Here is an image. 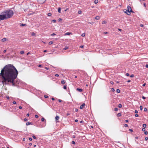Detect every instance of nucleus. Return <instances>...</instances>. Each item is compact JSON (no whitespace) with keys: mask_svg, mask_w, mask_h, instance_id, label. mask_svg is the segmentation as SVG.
<instances>
[{"mask_svg":"<svg viewBox=\"0 0 148 148\" xmlns=\"http://www.w3.org/2000/svg\"><path fill=\"white\" fill-rule=\"evenodd\" d=\"M145 128H143L142 129V130L143 131H145Z\"/></svg>","mask_w":148,"mask_h":148,"instance_id":"obj_37","label":"nucleus"},{"mask_svg":"<svg viewBox=\"0 0 148 148\" xmlns=\"http://www.w3.org/2000/svg\"><path fill=\"white\" fill-rule=\"evenodd\" d=\"M115 111H117L118 110V108H115L114 109Z\"/></svg>","mask_w":148,"mask_h":148,"instance_id":"obj_31","label":"nucleus"},{"mask_svg":"<svg viewBox=\"0 0 148 148\" xmlns=\"http://www.w3.org/2000/svg\"><path fill=\"white\" fill-rule=\"evenodd\" d=\"M53 43V42L52 41H50L49 42V45H51Z\"/></svg>","mask_w":148,"mask_h":148,"instance_id":"obj_29","label":"nucleus"},{"mask_svg":"<svg viewBox=\"0 0 148 148\" xmlns=\"http://www.w3.org/2000/svg\"><path fill=\"white\" fill-rule=\"evenodd\" d=\"M140 110H142L143 109V108L142 106H140Z\"/></svg>","mask_w":148,"mask_h":148,"instance_id":"obj_22","label":"nucleus"},{"mask_svg":"<svg viewBox=\"0 0 148 148\" xmlns=\"http://www.w3.org/2000/svg\"><path fill=\"white\" fill-rule=\"evenodd\" d=\"M1 14H0V21L6 19V17L4 16L3 12Z\"/></svg>","mask_w":148,"mask_h":148,"instance_id":"obj_4","label":"nucleus"},{"mask_svg":"<svg viewBox=\"0 0 148 148\" xmlns=\"http://www.w3.org/2000/svg\"><path fill=\"white\" fill-rule=\"evenodd\" d=\"M25 25V24H21V26H24Z\"/></svg>","mask_w":148,"mask_h":148,"instance_id":"obj_45","label":"nucleus"},{"mask_svg":"<svg viewBox=\"0 0 148 148\" xmlns=\"http://www.w3.org/2000/svg\"><path fill=\"white\" fill-rule=\"evenodd\" d=\"M62 20V19L60 18H59V19H58V21H61Z\"/></svg>","mask_w":148,"mask_h":148,"instance_id":"obj_39","label":"nucleus"},{"mask_svg":"<svg viewBox=\"0 0 148 148\" xmlns=\"http://www.w3.org/2000/svg\"><path fill=\"white\" fill-rule=\"evenodd\" d=\"M80 47L81 48H83L84 47V46L82 45H81L80 46Z\"/></svg>","mask_w":148,"mask_h":148,"instance_id":"obj_61","label":"nucleus"},{"mask_svg":"<svg viewBox=\"0 0 148 148\" xmlns=\"http://www.w3.org/2000/svg\"><path fill=\"white\" fill-rule=\"evenodd\" d=\"M44 97H45V98H48V96H47V95H45L44 96Z\"/></svg>","mask_w":148,"mask_h":148,"instance_id":"obj_49","label":"nucleus"},{"mask_svg":"<svg viewBox=\"0 0 148 148\" xmlns=\"http://www.w3.org/2000/svg\"><path fill=\"white\" fill-rule=\"evenodd\" d=\"M71 34V33L68 32H67L66 33H65V35H69L70 34Z\"/></svg>","mask_w":148,"mask_h":148,"instance_id":"obj_13","label":"nucleus"},{"mask_svg":"<svg viewBox=\"0 0 148 148\" xmlns=\"http://www.w3.org/2000/svg\"><path fill=\"white\" fill-rule=\"evenodd\" d=\"M145 67H146V68H148V64H146V66H145Z\"/></svg>","mask_w":148,"mask_h":148,"instance_id":"obj_59","label":"nucleus"},{"mask_svg":"<svg viewBox=\"0 0 148 148\" xmlns=\"http://www.w3.org/2000/svg\"><path fill=\"white\" fill-rule=\"evenodd\" d=\"M32 137L34 139L36 138V137H35V136H33Z\"/></svg>","mask_w":148,"mask_h":148,"instance_id":"obj_50","label":"nucleus"},{"mask_svg":"<svg viewBox=\"0 0 148 148\" xmlns=\"http://www.w3.org/2000/svg\"><path fill=\"white\" fill-rule=\"evenodd\" d=\"M144 134H145L147 135L148 134V132L147 131H145L144 132Z\"/></svg>","mask_w":148,"mask_h":148,"instance_id":"obj_34","label":"nucleus"},{"mask_svg":"<svg viewBox=\"0 0 148 148\" xmlns=\"http://www.w3.org/2000/svg\"><path fill=\"white\" fill-rule=\"evenodd\" d=\"M110 83L112 84H114V82H112V81L110 82Z\"/></svg>","mask_w":148,"mask_h":148,"instance_id":"obj_43","label":"nucleus"},{"mask_svg":"<svg viewBox=\"0 0 148 148\" xmlns=\"http://www.w3.org/2000/svg\"><path fill=\"white\" fill-rule=\"evenodd\" d=\"M138 136H136L135 137V139H138Z\"/></svg>","mask_w":148,"mask_h":148,"instance_id":"obj_64","label":"nucleus"},{"mask_svg":"<svg viewBox=\"0 0 148 148\" xmlns=\"http://www.w3.org/2000/svg\"><path fill=\"white\" fill-rule=\"evenodd\" d=\"M111 90L112 92H114V91H115V90L114 89V88H111Z\"/></svg>","mask_w":148,"mask_h":148,"instance_id":"obj_38","label":"nucleus"},{"mask_svg":"<svg viewBox=\"0 0 148 148\" xmlns=\"http://www.w3.org/2000/svg\"><path fill=\"white\" fill-rule=\"evenodd\" d=\"M4 16L6 17V19L12 17L14 14L13 11L11 10H8L4 11Z\"/></svg>","mask_w":148,"mask_h":148,"instance_id":"obj_2","label":"nucleus"},{"mask_svg":"<svg viewBox=\"0 0 148 148\" xmlns=\"http://www.w3.org/2000/svg\"><path fill=\"white\" fill-rule=\"evenodd\" d=\"M134 75H133V74L131 75L130 76V77H134Z\"/></svg>","mask_w":148,"mask_h":148,"instance_id":"obj_42","label":"nucleus"},{"mask_svg":"<svg viewBox=\"0 0 148 148\" xmlns=\"http://www.w3.org/2000/svg\"><path fill=\"white\" fill-rule=\"evenodd\" d=\"M20 53L21 54H23L24 53V51H21L20 52Z\"/></svg>","mask_w":148,"mask_h":148,"instance_id":"obj_20","label":"nucleus"},{"mask_svg":"<svg viewBox=\"0 0 148 148\" xmlns=\"http://www.w3.org/2000/svg\"><path fill=\"white\" fill-rule=\"evenodd\" d=\"M135 116L136 117H137L138 116V115L137 114H136L135 115Z\"/></svg>","mask_w":148,"mask_h":148,"instance_id":"obj_40","label":"nucleus"},{"mask_svg":"<svg viewBox=\"0 0 148 148\" xmlns=\"http://www.w3.org/2000/svg\"><path fill=\"white\" fill-rule=\"evenodd\" d=\"M106 23H107V22L105 21H102L103 24H106Z\"/></svg>","mask_w":148,"mask_h":148,"instance_id":"obj_19","label":"nucleus"},{"mask_svg":"<svg viewBox=\"0 0 148 148\" xmlns=\"http://www.w3.org/2000/svg\"><path fill=\"white\" fill-rule=\"evenodd\" d=\"M98 0H95L94 1V3L95 4H97L98 3Z\"/></svg>","mask_w":148,"mask_h":148,"instance_id":"obj_14","label":"nucleus"},{"mask_svg":"<svg viewBox=\"0 0 148 148\" xmlns=\"http://www.w3.org/2000/svg\"><path fill=\"white\" fill-rule=\"evenodd\" d=\"M26 125H32V123L31 122H27L26 123Z\"/></svg>","mask_w":148,"mask_h":148,"instance_id":"obj_9","label":"nucleus"},{"mask_svg":"<svg viewBox=\"0 0 148 148\" xmlns=\"http://www.w3.org/2000/svg\"><path fill=\"white\" fill-rule=\"evenodd\" d=\"M140 26L141 27H143L144 26V25L143 24H140Z\"/></svg>","mask_w":148,"mask_h":148,"instance_id":"obj_53","label":"nucleus"},{"mask_svg":"<svg viewBox=\"0 0 148 148\" xmlns=\"http://www.w3.org/2000/svg\"><path fill=\"white\" fill-rule=\"evenodd\" d=\"M146 84L145 83V84H143V86H145V85H146Z\"/></svg>","mask_w":148,"mask_h":148,"instance_id":"obj_60","label":"nucleus"},{"mask_svg":"<svg viewBox=\"0 0 148 148\" xmlns=\"http://www.w3.org/2000/svg\"><path fill=\"white\" fill-rule=\"evenodd\" d=\"M82 11L81 10H79L78 11V13L79 14H80L82 13Z\"/></svg>","mask_w":148,"mask_h":148,"instance_id":"obj_24","label":"nucleus"},{"mask_svg":"<svg viewBox=\"0 0 148 148\" xmlns=\"http://www.w3.org/2000/svg\"><path fill=\"white\" fill-rule=\"evenodd\" d=\"M78 111V109H75V111L76 112H77Z\"/></svg>","mask_w":148,"mask_h":148,"instance_id":"obj_62","label":"nucleus"},{"mask_svg":"<svg viewBox=\"0 0 148 148\" xmlns=\"http://www.w3.org/2000/svg\"><path fill=\"white\" fill-rule=\"evenodd\" d=\"M100 18V17L98 16H96L95 18V19L96 20H99Z\"/></svg>","mask_w":148,"mask_h":148,"instance_id":"obj_10","label":"nucleus"},{"mask_svg":"<svg viewBox=\"0 0 148 148\" xmlns=\"http://www.w3.org/2000/svg\"><path fill=\"white\" fill-rule=\"evenodd\" d=\"M147 111V109L146 108H144V111L145 112H146Z\"/></svg>","mask_w":148,"mask_h":148,"instance_id":"obj_32","label":"nucleus"},{"mask_svg":"<svg viewBox=\"0 0 148 148\" xmlns=\"http://www.w3.org/2000/svg\"><path fill=\"white\" fill-rule=\"evenodd\" d=\"M29 139L30 141H31L32 140V139L31 138H29Z\"/></svg>","mask_w":148,"mask_h":148,"instance_id":"obj_51","label":"nucleus"},{"mask_svg":"<svg viewBox=\"0 0 148 148\" xmlns=\"http://www.w3.org/2000/svg\"><path fill=\"white\" fill-rule=\"evenodd\" d=\"M76 90L78 91L79 92H81L82 91V89H79L78 88H77L76 89Z\"/></svg>","mask_w":148,"mask_h":148,"instance_id":"obj_8","label":"nucleus"},{"mask_svg":"<svg viewBox=\"0 0 148 148\" xmlns=\"http://www.w3.org/2000/svg\"><path fill=\"white\" fill-rule=\"evenodd\" d=\"M59 119V117L58 116H56V117L55 118V119L56 121V122H58V120Z\"/></svg>","mask_w":148,"mask_h":148,"instance_id":"obj_5","label":"nucleus"},{"mask_svg":"<svg viewBox=\"0 0 148 148\" xmlns=\"http://www.w3.org/2000/svg\"><path fill=\"white\" fill-rule=\"evenodd\" d=\"M116 92L118 93H119L120 92V90L119 89H117V90H116Z\"/></svg>","mask_w":148,"mask_h":148,"instance_id":"obj_17","label":"nucleus"},{"mask_svg":"<svg viewBox=\"0 0 148 148\" xmlns=\"http://www.w3.org/2000/svg\"><path fill=\"white\" fill-rule=\"evenodd\" d=\"M48 15L49 16H51V13H49L48 14Z\"/></svg>","mask_w":148,"mask_h":148,"instance_id":"obj_28","label":"nucleus"},{"mask_svg":"<svg viewBox=\"0 0 148 148\" xmlns=\"http://www.w3.org/2000/svg\"><path fill=\"white\" fill-rule=\"evenodd\" d=\"M45 119L44 118H42L41 119V121L42 122L44 121L45 120Z\"/></svg>","mask_w":148,"mask_h":148,"instance_id":"obj_25","label":"nucleus"},{"mask_svg":"<svg viewBox=\"0 0 148 148\" xmlns=\"http://www.w3.org/2000/svg\"><path fill=\"white\" fill-rule=\"evenodd\" d=\"M135 112L136 113H138V111H137V110H135Z\"/></svg>","mask_w":148,"mask_h":148,"instance_id":"obj_56","label":"nucleus"},{"mask_svg":"<svg viewBox=\"0 0 148 148\" xmlns=\"http://www.w3.org/2000/svg\"><path fill=\"white\" fill-rule=\"evenodd\" d=\"M145 140L147 141L148 139V138L147 137H146L145 138Z\"/></svg>","mask_w":148,"mask_h":148,"instance_id":"obj_41","label":"nucleus"},{"mask_svg":"<svg viewBox=\"0 0 148 148\" xmlns=\"http://www.w3.org/2000/svg\"><path fill=\"white\" fill-rule=\"evenodd\" d=\"M18 73L17 70L14 66L12 64H8L1 70L0 77L3 84H8L10 83L14 86V81L17 77Z\"/></svg>","mask_w":148,"mask_h":148,"instance_id":"obj_1","label":"nucleus"},{"mask_svg":"<svg viewBox=\"0 0 148 148\" xmlns=\"http://www.w3.org/2000/svg\"><path fill=\"white\" fill-rule=\"evenodd\" d=\"M142 97V98L143 99H145L146 98L143 96Z\"/></svg>","mask_w":148,"mask_h":148,"instance_id":"obj_55","label":"nucleus"},{"mask_svg":"<svg viewBox=\"0 0 148 148\" xmlns=\"http://www.w3.org/2000/svg\"><path fill=\"white\" fill-rule=\"evenodd\" d=\"M124 126L125 127H127L128 126V125L127 124H125L124 125Z\"/></svg>","mask_w":148,"mask_h":148,"instance_id":"obj_36","label":"nucleus"},{"mask_svg":"<svg viewBox=\"0 0 148 148\" xmlns=\"http://www.w3.org/2000/svg\"><path fill=\"white\" fill-rule=\"evenodd\" d=\"M126 75L127 76H129L130 75V74L128 73H127L126 74Z\"/></svg>","mask_w":148,"mask_h":148,"instance_id":"obj_48","label":"nucleus"},{"mask_svg":"<svg viewBox=\"0 0 148 148\" xmlns=\"http://www.w3.org/2000/svg\"><path fill=\"white\" fill-rule=\"evenodd\" d=\"M24 120L25 121H27V119L26 118L24 119Z\"/></svg>","mask_w":148,"mask_h":148,"instance_id":"obj_52","label":"nucleus"},{"mask_svg":"<svg viewBox=\"0 0 148 148\" xmlns=\"http://www.w3.org/2000/svg\"><path fill=\"white\" fill-rule=\"evenodd\" d=\"M7 39L6 38H3L1 40L2 42H5L6 41V40Z\"/></svg>","mask_w":148,"mask_h":148,"instance_id":"obj_11","label":"nucleus"},{"mask_svg":"<svg viewBox=\"0 0 148 148\" xmlns=\"http://www.w3.org/2000/svg\"><path fill=\"white\" fill-rule=\"evenodd\" d=\"M52 22H53V23H56V20H53L52 21Z\"/></svg>","mask_w":148,"mask_h":148,"instance_id":"obj_30","label":"nucleus"},{"mask_svg":"<svg viewBox=\"0 0 148 148\" xmlns=\"http://www.w3.org/2000/svg\"><path fill=\"white\" fill-rule=\"evenodd\" d=\"M55 75L56 77H58L59 76V75L58 74H56Z\"/></svg>","mask_w":148,"mask_h":148,"instance_id":"obj_57","label":"nucleus"},{"mask_svg":"<svg viewBox=\"0 0 148 148\" xmlns=\"http://www.w3.org/2000/svg\"><path fill=\"white\" fill-rule=\"evenodd\" d=\"M143 126L144 128H145L146 127V125L145 124H143Z\"/></svg>","mask_w":148,"mask_h":148,"instance_id":"obj_18","label":"nucleus"},{"mask_svg":"<svg viewBox=\"0 0 148 148\" xmlns=\"http://www.w3.org/2000/svg\"><path fill=\"white\" fill-rule=\"evenodd\" d=\"M13 103L14 104H16V102L15 101H13Z\"/></svg>","mask_w":148,"mask_h":148,"instance_id":"obj_44","label":"nucleus"},{"mask_svg":"<svg viewBox=\"0 0 148 148\" xmlns=\"http://www.w3.org/2000/svg\"><path fill=\"white\" fill-rule=\"evenodd\" d=\"M61 8H59L58 9V11L59 13H61Z\"/></svg>","mask_w":148,"mask_h":148,"instance_id":"obj_12","label":"nucleus"},{"mask_svg":"<svg viewBox=\"0 0 148 148\" xmlns=\"http://www.w3.org/2000/svg\"><path fill=\"white\" fill-rule=\"evenodd\" d=\"M38 1L40 3H42L44 2L46 0H38Z\"/></svg>","mask_w":148,"mask_h":148,"instance_id":"obj_6","label":"nucleus"},{"mask_svg":"<svg viewBox=\"0 0 148 148\" xmlns=\"http://www.w3.org/2000/svg\"><path fill=\"white\" fill-rule=\"evenodd\" d=\"M84 106H85V104L84 103L80 107V108L81 109H82L84 107Z\"/></svg>","mask_w":148,"mask_h":148,"instance_id":"obj_7","label":"nucleus"},{"mask_svg":"<svg viewBox=\"0 0 148 148\" xmlns=\"http://www.w3.org/2000/svg\"><path fill=\"white\" fill-rule=\"evenodd\" d=\"M68 49V47H66L65 48H64L63 49V50H66V49Z\"/></svg>","mask_w":148,"mask_h":148,"instance_id":"obj_33","label":"nucleus"},{"mask_svg":"<svg viewBox=\"0 0 148 148\" xmlns=\"http://www.w3.org/2000/svg\"><path fill=\"white\" fill-rule=\"evenodd\" d=\"M127 9L124 10V12L126 13L127 15H130V12H133L132 11L131 8L128 6L127 7Z\"/></svg>","mask_w":148,"mask_h":148,"instance_id":"obj_3","label":"nucleus"},{"mask_svg":"<svg viewBox=\"0 0 148 148\" xmlns=\"http://www.w3.org/2000/svg\"><path fill=\"white\" fill-rule=\"evenodd\" d=\"M19 108L20 109H22V108L21 106H20L19 107Z\"/></svg>","mask_w":148,"mask_h":148,"instance_id":"obj_58","label":"nucleus"},{"mask_svg":"<svg viewBox=\"0 0 148 148\" xmlns=\"http://www.w3.org/2000/svg\"><path fill=\"white\" fill-rule=\"evenodd\" d=\"M122 107V105L121 104H119V105H118V107L119 108H121Z\"/></svg>","mask_w":148,"mask_h":148,"instance_id":"obj_15","label":"nucleus"},{"mask_svg":"<svg viewBox=\"0 0 148 148\" xmlns=\"http://www.w3.org/2000/svg\"><path fill=\"white\" fill-rule=\"evenodd\" d=\"M55 35H56V34H55L54 33H53L51 34V36H53Z\"/></svg>","mask_w":148,"mask_h":148,"instance_id":"obj_47","label":"nucleus"},{"mask_svg":"<svg viewBox=\"0 0 148 148\" xmlns=\"http://www.w3.org/2000/svg\"><path fill=\"white\" fill-rule=\"evenodd\" d=\"M63 88L64 89H66V85H64V86Z\"/></svg>","mask_w":148,"mask_h":148,"instance_id":"obj_21","label":"nucleus"},{"mask_svg":"<svg viewBox=\"0 0 148 148\" xmlns=\"http://www.w3.org/2000/svg\"><path fill=\"white\" fill-rule=\"evenodd\" d=\"M81 36L82 37H84L85 36V34L84 33L82 34Z\"/></svg>","mask_w":148,"mask_h":148,"instance_id":"obj_23","label":"nucleus"},{"mask_svg":"<svg viewBox=\"0 0 148 148\" xmlns=\"http://www.w3.org/2000/svg\"><path fill=\"white\" fill-rule=\"evenodd\" d=\"M121 115V114L120 113H119L117 114V116H120Z\"/></svg>","mask_w":148,"mask_h":148,"instance_id":"obj_26","label":"nucleus"},{"mask_svg":"<svg viewBox=\"0 0 148 148\" xmlns=\"http://www.w3.org/2000/svg\"><path fill=\"white\" fill-rule=\"evenodd\" d=\"M65 83V81L64 80H62L61 81V83L62 84H64Z\"/></svg>","mask_w":148,"mask_h":148,"instance_id":"obj_16","label":"nucleus"},{"mask_svg":"<svg viewBox=\"0 0 148 148\" xmlns=\"http://www.w3.org/2000/svg\"><path fill=\"white\" fill-rule=\"evenodd\" d=\"M45 69H46L47 70H48L49 69V68H47V67H45Z\"/></svg>","mask_w":148,"mask_h":148,"instance_id":"obj_63","label":"nucleus"},{"mask_svg":"<svg viewBox=\"0 0 148 148\" xmlns=\"http://www.w3.org/2000/svg\"><path fill=\"white\" fill-rule=\"evenodd\" d=\"M129 131H130V132H133L132 130L131 129H130L129 130Z\"/></svg>","mask_w":148,"mask_h":148,"instance_id":"obj_35","label":"nucleus"},{"mask_svg":"<svg viewBox=\"0 0 148 148\" xmlns=\"http://www.w3.org/2000/svg\"><path fill=\"white\" fill-rule=\"evenodd\" d=\"M72 143L73 144H75V142L74 141H72Z\"/></svg>","mask_w":148,"mask_h":148,"instance_id":"obj_46","label":"nucleus"},{"mask_svg":"<svg viewBox=\"0 0 148 148\" xmlns=\"http://www.w3.org/2000/svg\"><path fill=\"white\" fill-rule=\"evenodd\" d=\"M32 36H35V35L36 34H35L34 33L32 32Z\"/></svg>","mask_w":148,"mask_h":148,"instance_id":"obj_27","label":"nucleus"},{"mask_svg":"<svg viewBox=\"0 0 148 148\" xmlns=\"http://www.w3.org/2000/svg\"><path fill=\"white\" fill-rule=\"evenodd\" d=\"M35 117L36 118H37L38 117V115H35Z\"/></svg>","mask_w":148,"mask_h":148,"instance_id":"obj_54","label":"nucleus"}]
</instances>
